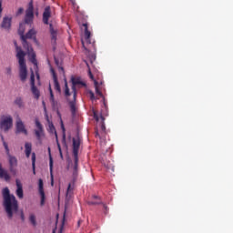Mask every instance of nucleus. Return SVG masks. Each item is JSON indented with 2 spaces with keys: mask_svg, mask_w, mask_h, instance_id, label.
Returning <instances> with one entry per match:
<instances>
[{
  "mask_svg": "<svg viewBox=\"0 0 233 233\" xmlns=\"http://www.w3.org/2000/svg\"><path fill=\"white\" fill-rule=\"evenodd\" d=\"M2 195L4 198V208L7 214L8 219L14 218V214L17 213L19 210V203L15 198V196L10 194V189L5 187L2 190Z\"/></svg>",
  "mask_w": 233,
  "mask_h": 233,
  "instance_id": "nucleus-1",
  "label": "nucleus"
},
{
  "mask_svg": "<svg viewBox=\"0 0 233 233\" xmlns=\"http://www.w3.org/2000/svg\"><path fill=\"white\" fill-rule=\"evenodd\" d=\"M25 56L26 53H25L21 47L16 46V57L19 64V76L21 81H25L26 79V76L28 75V70L26 69V62L25 61Z\"/></svg>",
  "mask_w": 233,
  "mask_h": 233,
  "instance_id": "nucleus-2",
  "label": "nucleus"
},
{
  "mask_svg": "<svg viewBox=\"0 0 233 233\" xmlns=\"http://www.w3.org/2000/svg\"><path fill=\"white\" fill-rule=\"evenodd\" d=\"M14 125V119L12 116H2L0 119V128L4 130V132H8Z\"/></svg>",
  "mask_w": 233,
  "mask_h": 233,
  "instance_id": "nucleus-3",
  "label": "nucleus"
},
{
  "mask_svg": "<svg viewBox=\"0 0 233 233\" xmlns=\"http://www.w3.org/2000/svg\"><path fill=\"white\" fill-rule=\"evenodd\" d=\"M25 25H32L34 23V2H29L28 7L25 10Z\"/></svg>",
  "mask_w": 233,
  "mask_h": 233,
  "instance_id": "nucleus-4",
  "label": "nucleus"
},
{
  "mask_svg": "<svg viewBox=\"0 0 233 233\" xmlns=\"http://www.w3.org/2000/svg\"><path fill=\"white\" fill-rule=\"evenodd\" d=\"M4 145H5V154L8 157L10 170L12 172L14 170V168H15V167H17V157H15V156H12L10 154V148L8 147L7 143H4Z\"/></svg>",
  "mask_w": 233,
  "mask_h": 233,
  "instance_id": "nucleus-5",
  "label": "nucleus"
},
{
  "mask_svg": "<svg viewBox=\"0 0 233 233\" xmlns=\"http://www.w3.org/2000/svg\"><path fill=\"white\" fill-rule=\"evenodd\" d=\"M70 83L72 85V88L86 86V82L83 80L81 76H71Z\"/></svg>",
  "mask_w": 233,
  "mask_h": 233,
  "instance_id": "nucleus-6",
  "label": "nucleus"
},
{
  "mask_svg": "<svg viewBox=\"0 0 233 233\" xmlns=\"http://www.w3.org/2000/svg\"><path fill=\"white\" fill-rule=\"evenodd\" d=\"M35 124L36 127V129H35V136L37 141H41L42 136H45V129L43 128V125L41 124L39 119L35 118Z\"/></svg>",
  "mask_w": 233,
  "mask_h": 233,
  "instance_id": "nucleus-7",
  "label": "nucleus"
},
{
  "mask_svg": "<svg viewBox=\"0 0 233 233\" xmlns=\"http://www.w3.org/2000/svg\"><path fill=\"white\" fill-rule=\"evenodd\" d=\"M50 17H52V8L50 7V5H47L45 7L42 16V21L44 25H49L48 21L50 20Z\"/></svg>",
  "mask_w": 233,
  "mask_h": 233,
  "instance_id": "nucleus-8",
  "label": "nucleus"
},
{
  "mask_svg": "<svg viewBox=\"0 0 233 233\" xmlns=\"http://www.w3.org/2000/svg\"><path fill=\"white\" fill-rule=\"evenodd\" d=\"M16 134H25V136H28V130H26V127H25V124L23 123V120L21 118H18L16 120Z\"/></svg>",
  "mask_w": 233,
  "mask_h": 233,
  "instance_id": "nucleus-9",
  "label": "nucleus"
},
{
  "mask_svg": "<svg viewBox=\"0 0 233 233\" xmlns=\"http://www.w3.org/2000/svg\"><path fill=\"white\" fill-rule=\"evenodd\" d=\"M73 99L69 101L71 114L74 116L77 112V107H76V97L77 96V91L76 88L72 89Z\"/></svg>",
  "mask_w": 233,
  "mask_h": 233,
  "instance_id": "nucleus-10",
  "label": "nucleus"
},
{
  "mask_svg": "<svg viewBox=\"0 0 233 233\" xmlns=\"http://www.w3.org/2000/svg\"><path fill=\"white\" fill-rule=\"evenodd\" d=\"M37 35V32L35 31V29H30L25 35V40L23 41V46L25 47L26 46H28V42L26 41V39H35V35Z\"/></svg>",
  "mask_w": 233,
  "mask_h": 233,
  "instance_id": "nucleus-11",
  "label": "nucleus"
},
{
  "mask_svg": "<svg viewBox=\"0 0 233 233\" xmlns=\"http://www.w3.org/2000/svg\"><path fill=\"white\" fill-rule=\"evenodd\" d=\"M49 154V170H50V177H51V186L54 187V158H52V153L50 151V147H48Z\"/></svg>",
  "mask_w": 233,
  "mask_h": 233,
  "instance_id": "nucleus-12",
  "label": "nucleus"
},
{
  "mask_svg": "<svg viewBox=\"0 0 233 233\" xmlns=\"http://www.w3.org/2000/svg\"><path fill=\"white\" fill-rule=\"evenodd\" d=\"M27 52L29 56V61L37 68V58L35 52H34V48H32L30 46H27Z\"/></svg>",
  "mask_w": 233,
  "mask_h": 233,
  "instance_id": "nucleus-13",
  "label": "nucleus"
},
{
  "mask_svg": "<svg viewBox=\"0 0 233 233\" xmlns=\"http://www.w3.org/2000/svg\"><path fill=\"white\" fill-rule=\"evenodd\" d=\"M0 26L5 30H10L12 27V16H5Z\"/></svg>",
  "mask_w": 233,
  "mask_h": 233,
  "instance_id": "nucleus-14",
  "label": "nucleus"
},
{
  "mask_svg": "<svg viewBox=\"0 0 233 233\" xmlns=\"http://www.w3.org/2000/svg\"><path fill=\"white\" fill-rule=\"evenodd\" d=\"M79 147H81V141L79 138H73V156L77 157L79 154Z\"/></svg>",
  "mask_w": 233,
  "mask_h": 233,
  "instance_id": "nucleus-15",
  "label": "nucleus"
},
{
  "mask_svg": "<svg viewBox=\"0 0 233 233\" xmlns=\"http://www.w3.org/2000/svg\"><path fill=\"white\" fill-rule=\"evenodd\" d=\"M88 76L90 77V79L93 81L94 85H95V88H101L103 86H105V82L101 79H97L96 80L94 78V75L92 74V71H88Z\"/></svg>",
  "mask_w": 233,
  "mask_h": 233,
  "instance_id": "nucleus-16",
  "label": "nucleus"
},
{
  "mask_svg": "<svg viewBox=\"0 0 233 233\" xmlns=\"http://www.w3.org/2000/svg\"><path fill=\"white\" fill-rule=\"evenodd\" d=\"M44 184H43V179L38 180V192L41 196V202L40 205L43 207L45 205V189H44Z\"/></svg>",
  "mask_w": 233,
  "mask_h": 233,
  "instance_id": "nucleus-17",
  "label": "nucleus"
},
{
  "mask_svg": "<svg viewBox=\"0 0 233 233\" xmlns=\"http://www.w3.org/2000/svg\"><path fill=\"white\" fill-rule=\"evenodd\" d=\"M95 119H96V121H101L100 130H101V135L103 136V134H105V132L106 131V127H105V116H103V115H100V116H98L97 115L95 114Z\"/></svg>",
  "mask_w": 233,
  "mask_h": 233,
  "instance_id": "nucleus-18",
  "label": "nucleus"
},
{
  "mask_svg": "<svg viewBox=\"0 0 233 233\" xmlns=\"http://www.w3.org/2000/svg\"><path fill=\"white\" fill-rule=\"evenodd\" d=\"M82 26H84L85 39H86V43H88L90 45L92 43L90 41V37L92 35V33H90V31L88 30V24L85 23V24L82 25Z\"/></svg>",
  "mask_w": 233,
  "mask_h": 233,
  "instance_id": "nucleus-19",
  "label": "nucleus"
},
{
  "mask_svg": "<svg viewBox=\"0 0 233 233\" xmlns=\"http://www.w3.org/2000/svg\"><path fill=\"white\" fill-rule=\"evenodd\" d=\"M0 178L5 179V181H8L10 179V175L8 172H6L5 169H3V167L0 164Z\"/></svg>",
  "mask_w": 233,
  "mask_h": 233,
  "instance_id": "nucleus-20",
  "label": "nucleus"
},
{
  "mask_svg": "<svg viewBox=\"0 0 233 233\" xmlns=\"http://www.w3.org/2000/svg\"><path fill=\"white\" fill-rule=\"evenodd\" d=\"M51 74L53 76V83L55 88H61V86L59 85V81H57V75H56V71L51 68Z\"/></svg>",
  "mask_w": 233,
  "mask_h": 233,
  "instance_id": "nucleus-21",
  "label": "nucleus"
},
{
  "mask_svg": "<svg viewBox=\"0 0 233 233\" xmlns=\"http://www.w3.org/2000/svg\"><path fill=\"white\" fill-rule=\"evenodd\" d=\"M25 157H30V154H32V143L25 142Z\"/></svg>",
  "mask_w": 233,
  "mask_h": 233,
  "instance_id": "nucleus-22",
  "label": "nucleus"
},
{
  "mask_svg": "<svg viewBox=\"0 0 233 233\" xmlns=\"http://www.w3.org/2000/svg\"><path fill=\"white\" fill-rule=\"evenodd\" d=\"M49 30L51 34V39L54 43H56V41H57V32L54 30V25H52V24L49 25Z\"/></svg>",
  "mask_w": 233,
  "mask_h": 233,
  "instance_id": "nucleus-23",
  "label": "nucleus"
},
{
  "mask_svg": "<svg viewBox=\"0 0 233 233\" xmlns=\"http://www.w3.org/2000/svg\"><path fill=\"white\" fill-rule=\"evenodd\" d=\"M18 34L22 41H25V23H20L19 28H18Z\"/></svg>",
  "mask_w": 233,
  "mask_h": 233,
  "instance_id": "nucleus-24",
  "label": "nucleus"
},
{
  "mask_svg": "<svg viewBox=\"0 0 233 233\" xmlns=\"http://www.w3.org/2000/svg\"><path fill=\"white\" fill-rule=\"evenodd\" d=\"M17 189H16V196L19 198V199H23L24 194H23V186L19 184V182H16Z\"/></svg>",
  "mask_w": 233,
  "mask_h": 233,
  "instance_id": "nucleus-25",
  "label": "nucleus"
},
{
  "mask_svg": "<svg viewBox=\"0 0 233 233\" xmlns=\"http://www.w3.org/2000/svg\"><path fill=\"white\" fill-rule=\"evenodd\" d=\"M31 159H32L33 174L34 176H35V153H32Z\"/></svg>",
  "mask_w": 233,
  "mask_h": 233,
  "instance_id": "nucleus-26",
  "label": "nucleus"
},
{
  "mask_svg": "<svg viewBox=\"0 0 233 233\" xmlns=\"http://www.w3.org/2000/svg\"><path fill=\"white\" fill-rule=\"evenodd\" d=\"M75 159V165H74V176H76V174H77V167H78V163H79V157H74Z\"/></svg>",
  "mask_w": 233,
  "mask_h": 233,
  "instance_id": "nucleus-27",
  "label": "nucleus"
},
{
  "mask_svg": "<svg viewBox=\"0 0 233 233\" xmlns=\"http://www.w3.org/2000/svg\"><path fill=\"white\" fill-rule=\"evenodd\" d=\"M32 94L35 96V99H39L41 93L38 88H32Z\"/></svg>",
  "mask_w": 233,
  "mask_h": 233,
  "instance_id": "nucleus-28",
  "label": "nucleus"
},
{
  "mask_svg": "<svg viewBox=\"0 0 233 233\" xmlns=\"http://www.w3.org/2000/svg\"><path fill=\"white\" fill-rule=\"evenodd\" d=\"M31 88H35V76L34 75L33 71L31 73Z\"/></svg>",
  "mask_w": 233,
  "mask_h": 233,
  "instance_id": "nucleus-29",
  "label": "nucleus"
},
{
  "mask_svg": "<svg viewBox=\"0 0 233 233\" xmlns=\"http://www.w3.org/2000/svg\"><path fill=\"white\" fill-rule=\"evenodd\" d=\"M55 62H56V66H58V70H59L60 72H62V74H65V68H63V66H61L59 65V60H57L56 58H55Z\"/></svg>",
  "mask_w": 233,
  "mask_h": 233,
  "instance_id": "nucleus-30",
  "label": "nucleus"
},
{
  "mask_svg": "<svg viewBox=\"0 0 233 233\" xmlns=\"http://www.w3.org/2000/svg\"><path fill=\"white\" fill-rule=\"evenodd\" d=\"M29 221H30V223H32V225L34 227H35V225H37V223L35 222V215H30Z\"/></svg>",
  "mask_w": 233,
  "mask_h": 233,
  "instance_id": "nucleus-31",
  "label": "nucleus"
},
{
  "mask_svg": "<svg viewBox=\"0 0 233 233\" xmlns=\"http://www.w3.org/2000/svg\"><path fill=\"white\" fill-rule=\"evenodd\" d=\"M15 103V105H17V106H19V108H21V106H23V99H21L20 97L16 98Z\"/></svg>",
  "mask_w": 233,
  "mask_h": 233,
  "instance_id": "nucleus-32",
  "label": "nucleus"
},
{
  "mask_svg": "<svg viewBox=\"0 0 233 233\" xmlns=\"http://www.w3.org/2000/svg\"><path fill=\"white\" fill-rule=\"evenodd\" d=\"M49 92H50V101L53 105H56V101L54 99V92L52 91V88H49Z\"/></svg>",
  "mask_w": 233,
  "mask_h": 233,
  "instance_id": "nucleus-33",
  "label": "nucleus"
},
{
  "mask_svg": "<svg viewBox=\"0 0 233 233\" xmlns=\"http://www.w3.org/2000/svg\"><path fill=\"white\" fill-rule=\"evenodd\" d=\"M55 134H56V138L57 148L59 151V154H61V151H63V150L61 149V144H59V139L57 138V132H55Z\"/></svg>",
  "mask_w": 233,
  "mask_h": 233,
  "instance_id": "nucleus-34",
  "label": "nucleus"
},
{
  "mask_svg": "<svg viewBox=\"0 0 233 233\" xmlns=\"http://www.w3.org/2000/svg\"><path fill=\"white\" fill-rule=\"evenodd\" d=\"M65 216L66 215L64 214L63 220H62V225H61V228H60L58 233H63V227H65ZM53 233H56V230H53Z\"/></svg>",
  "mask_w": 233,
  "mask_h": 233,
  "instance_id": "nucleus-35",
  "label": "nucleus"
},
{
  "mask_svg": "<svg viewBox=\"0 0 233 233\" xmlns=\"http://www.w3.org/2000/svg\"><path fill=\"white\" fill-rule=\"evenodd\" d=\"M96 96H98L99 97H103V93L101 92L100 88H96Z\"/></svg>",
  "mask_w": 233,
  "mask_h": 233,
  "instance_id": "nucleus-36",
  "label": "nucleus"
},
{
  "mask_svg": "<svg viewBox=\"0 0 233 233\" xmlns=\"http://www.w3.org/2000/svg\"><path fill=\"white\" fill-rule=\"evenodd\" d=\"M89 97L92 101H94V99H96V95H94V92L89 91L88 92Z\"/></svg>",
  "mask_w": 233,
  "mask_h": 233,
  "instance_id": "nucleus-37",
  "label": "nucleus"
},
{
  "mask_svg": "<svg viewBox=\"0 0 233 233\" xmlns=\"http://www.w3.org/2000/svg\"><path fill=\"white\" fill-rule=\"evenodd\" d=\"M74 190L72 184H68L66 194H70Z\"/></svg>",
  "mask_w": 233,
  "mask_h": 233,
  "instance_id": "nucleus-38",
  "label": "nucleus"
},
{
  "mask_svg": "<svg viewBox=\"0 0 233 233\" xmlns=\"http://www.w3.org/2000/svg\"><path fill=\"white\" fill-rule=\"evenodd\" d=\"M65 96H66V97L67 99H70V98H68L69 96H70V89H69V88H66V90H65Z\"/></svg>",
  "mask_w": 233,
  "mask_h": 233,
  "instance_id": "nucleus-39",
  "label": "nucleus"
},
{
  "mask_svg": "<svg viewBox=\"0 0 233 233\" xmlns=\"http://www.w3.org/2000/svg\"><path fill=\"white\" fill-rule=\"evenodd\" d=\"M62 143L65 145V147H66V135L65 133L63 134Z\"/></svg>",
  "mask_w": 233,
  "mask_h": 233,
  "instance_id": "nucleus-40",
  "label": "nucleus"
},
{
  "mask_svg": "<svg viewBox=\"0 0 233 233\" xmlns=\"http://www.w3.org/2000/svg\"><path fill=\"white\" fill-rule=\"evenodd\" d=\"M23 12H25V9L23 7H20L18 9V11L16 12V15H21V14H23Z\"/></svg>",
  "mask_w": 233,
  "mask_h": 233,
  "instance_id": "nucleus-41",
  "label": "nucleus"
},
{
  "mask_svg": "<svg viewBox=\"0 0 233 233\" xmlns=\"http://www.w3.org/2000/svg\"><path fill=\"white\" fill-rule=\"evenodd\" d=\"M88 205H101V201H97V202H96V201H89Z\"/></svg>",
  "mask_w": 233,
  "mask_h": 233,
  "instance_id": "nucleus-42",
  "label": "nucleus"
},
{
  "mask_svg": "<svg viewBox=\"0 0 233 233\" xmlns=\"http://www.w3.org/2000/svg\"><path fill=\"white\" fill-rule=\"evenodd\" d=\"M5 70H6V74L8 76H10V74H12V67H6Z\"/></svg>",
  "mask_w": 233,
  "mask_h": 233,
  "instance_id": "nucleus-43",
  "label": "nucleus"
},
{
  "mask_svg": "<svg viewBox=\"0 0 233 233\" xmlns=\"http://www.w3.org/2000/svg\"><path fill=\"white\" fill-rule=\"evenodd\" d=\"M1 14H3V1L0 0V17H1Z\"/></svg>",
  "mask_w": 233,
  "mask_h": 233,
  "instance_id": "nucleus-44",
  "label": "nucleus"
},
{
  "mask_svg": "<svg viewBox=\"0 0 233 233\" xmlns=\"http://www.w3.org/2000/svg\"><path fill=\"white\" fill-rule=\"evenodd\" d=\"M20 218L22 221H25V213L23 211L20 213Z\"/></svg>",
  "mask_w": 233,
  "mask_h": 233,
  "instance_id": "nucleus-45",
  "label": "nucleus"
},
{
  "mask_svg": "<svg viewBox=\"0 0 233 233\" xmlns=\"http://www.w3.org/2000/svg\"><path fill=\"white\" fill-rule=\"evenodd\" d=\"M96 137H101V135L99 134V131L96 129Z\"/></svg>",
  "mask_w": 233,
  "mask_h": 233,
  "instance_id": "nucleus-46",
  "label": "nucleus"
},
{
  "mask_svg": "<svg viewBox=\"0 0 233 233\" xmlns=\"http://www.w3.org/2000/svg\"><path fill=\"white\" fill-rule=\"evenodd\" d=\"M1 140H2L3 146L5 147V143H6V141H5V137H3V135H1Z\"/></svg>",
  "mask_w": 233,
  "mask_h": 233,
  "instance_id": "nucleus-47",
  "label": "nucleus"
},
{
  "mask_svg": "<svg viewBox=\"0 0 233 233\" xmlns=\"http://www.w3.org/2000/svg\"><path fill=\"white\" fill-rule=\"evenodd\" d=\"M64 81H65V88H68V82H66V78H65Z\"/></svg>",
  "mask_w": 233,
  "mask_h": 233,
  "instance_id": "nucleus-48",
  "label": "nucleus"
},
{
  "mask_svg": "<svg viewBox=\"0 0 233 233\" xmlns=\"http://www.w3.org/2000/svg\"><path fill=\"white\" fill-rule=\"evenodd\" d=\"M42 105L44 106V110H46V104L45 103V101L42 102Z\"/></svg>",
  "mask_w": 233,
  "mask_h": 233,
  "instance_id": "nucleus-49",
  "label": "nucleus"
},
{
  "mask_svg": "<svg viewBox=\"0 0 233 233\" xmlns=\"http://www.w3.org/2000/svg\"><path fill=\"white\" fill-rule=\"evenodd\" d=\"M70 2L72 3L73 6H76V0H70Z\"/></svg>",
  "mask_w": 233,
  "mask_h": 233,
  "instance_id": "nucleus-50",
  "label": "nucleus"
},
{
  "mask_svg": "<svg viewBox=\"0 0 233 233\" xmlns=\"http://www.w3.org/2000/svg\"><path fill=\"white\" fill-rule=\"evenodd\" d=\"M35 75H36L37 81H39V79H40L39 73L36 72Z\"/></svg>",
  "mask_w": 233,
  "mask_h": 233,
  "instance_id": "nucleus-51",
  "label": "nucleus"
},
{
  "mask_svg": "<svg viewBox=\"0 0 233 233\" xmlns=\"http://www.w3.org/2000/svg\"><path fill=\"white\" fill-rule=\"evenodd\" d=\"M103 208H105V210H108V207H106L105 204H103Z\"/></svg>",
  "mask_w": 233,
  "mask_h": 233,
  "instance_id": "nucleus-52",
  "label": "nucleus"
},
{
  "mask_svg": "<svg viewBox=\"0 0 233 233\" xmlns=\"http://www.w3.org/2000/svg\"><path fill=\"white\" fill-rule=\"evenodd\" d=\"M61 127H62L63 131L65 132V125H63V122H62Z\"/></svg>",
  "mask_w": 233,
  "mask_h": 233,
  "instance_id": "nucleus-53",
  "label": "nucleus"
},
{
  "mask_svg": "<svg viewBox=\"0 0 233 233\" xmlns=\"http://www.w3.org/2000/svg\"><path fill=\"white\" fill-rule=\"evenodd\" d=\"M59 154H60V157H63V151H61V153H59Z\"/></svg>",
  "mask_w": 233,
  "mask_h": 233,
  "instance_id": "nucleus-54",
  "label": "nucleus"
},
{
  "mask_svg": "<svg viewBox=\"0 0 233 233\" xmlns=\"http://www.w3.org/2000/svg\"><path fill=\"white\" fill-rule=\"evenodd\" d=\"M93 198L94 199H97V196H93Z\"/></svg>",
  "mask_w": 233,
  "mask_h": 233,
  "instance_id": "nucleus-55",
  "label": "nucleus"
},
{
  "mask_svg": "<svg viewBox=\"0 0 233 233\" xmlns=\"http://www.w3.org/2000/svg\"><path fill=\"white\" fill-rule=\"evenodd\" d=\"M81 225V220L78 221V227Z\"/></svg>",
  "mask_w": 233,
  "mask_h": 233,
  "instance_id": "nucleus-56",
  "label": "nucleus"
},
{
  "mask_svg": "<svg viewBox=\"0 0 233 233\" xmlns=\"http://www.w3.org/2000/svg\"><path fill=\"white\" fill-rule=\"evenodd\" d=\"M58 92H61V89L57 88Z\"/></svg>",
  "mask_w": 233,
  "mask_h": 233,
  "instance_id": "nucleus-57",
  "label": "nucleus"
},
{
  "mask_svg": "<svg viewBox=\"0 0 233 233\" xmlns=\"http://www.w3.org/2000/svg\"><path fill=\"white\" fill-rule=\"evenodd\" d=\"M104 106H106V104L104 102Z\"/></svg>",
  "mask_w": 233,
  "mask_h": 233,
  "instance_id": "nucleus-58",
  "label": "nucleus"
},
{
  "mask_svg": "<svg viewBox=\"0 0 233 233\" xmlns=\"http://www.w3.org/2000/svg\"><path fill=\"white\" fill-rule=\"evenodd\" d=\"M51 127H52V128H54V125H52Z\"/></svg>",
  "mask_w": 233,
  "mask_h": 233,
  "instance_id": "nucleus-59",
  "label": "nucleus"
}]
</instances>
